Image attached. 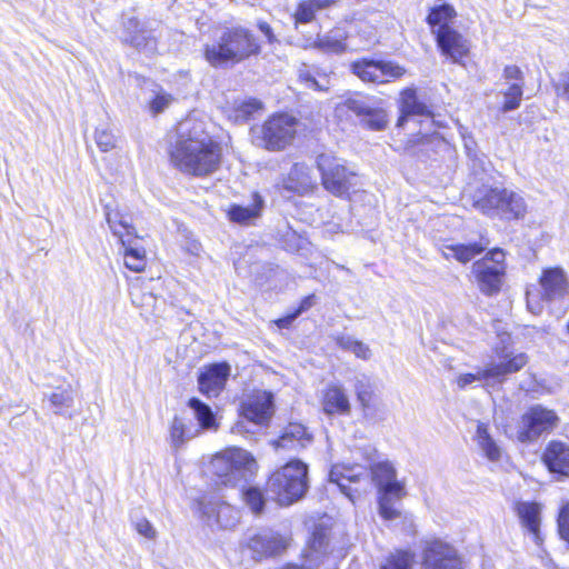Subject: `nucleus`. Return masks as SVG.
<instances>
[{"mask_svg":"<svg viewBox=\"0 0 569 569\" xmlns=\"http://www.w3.org/2000/svg\"><path fill=\"white\" fill-rule=\"evenodd\" d=\"M527 307L532 315H540L543 309L541 300L538 297H531L529 293L527 295Z\"/></svg>","mask_w":569,"mask_h":569,"instance_id":"obj_56","label":"nucleus"},{"mask_svg":"<svg viewBox=\"0 0 569 569\" xmlns=\"http://www.w3.org/2000/svg\"><path fill=\"white\" fill-rule=\"evenodd\" d=\"M368 476V468L362 465H335L330 470L329 481L336 483L340 491L353 502L356 496L347 483L359 482Z\"/></svg>","mask_w":569,"mask_h":569,"instance_id":"obj_20","label":"nucleus"},{"mask_svg":"<svg viewBox=\"0 0 569 569\" xmlns=\"http://www.w3.org/2000/svg\"><path fill=\"white\" fill-rule=\"evenodd\" d=\"M313 300H315V296H308V297H306V298L301 301V303H300V306H299V309L295 312V313H297V317H298L301 312H303V311L308 310V309L313 305Z\"/></svg>","mask_w":569,"mask_h":569,"instance_id":"obj_60","label":"nucleus"},{"mask_svg":"<svg viewBox=\"0 0 569 569\" xmlns=\"http://www.w3.org/2000/svg\"><path fill=\"white\" fill-rule=\"evenodd\" d=\"M198 433L199 429L193 427L191 422L188 425L182 418H173L170 426V441L174 449L181 448L188 440L194 438Z\"/></svg>","mask_w":569,"mask_h":569,"instance_id":"obj_37","label":"nucleus"},{"mask_svg":"<svg viewBox=\"0 0 569 569\" xmlns=\"http://www.w3.org/2000/svg\"><path fill=\"white\" fill-rule=\"evenodd\" d=\"M299 79L306 83L308 88L315 89V90H327L328 81L326 79L325 82L318 81L309 71H300Z\"/></svg>","mask_w":569,"mask_h":569,"instance_id":"obj_52","label":"nucleus"},{"mask_svg":"<svg viewBox=\"0 0 569 569\" xmlns=\"http://www.w3.org/2000/svg\"><path fill=\"white\" fill-rule=\"evenodd\" d=\"M198 509L209 526L217 525L222 529H232L240 519L236 508L213 495L203 496L198 501Z\"/></svg>","mask_w":569,"mask_h":569,"instance_id":"obj_13","label":"nucleus"},{"mask_svg":"<svg viewBox=\"0 0 569 569\" xmlns=\"http://www.w3.org/2000/svg\"><path fill=\"white\" fill-rule=\"evenodd\" d=\"M528 362L525 353L499 356V362L491 361L475 373H462L457 378V385L463 389L473 382H485L486 386L501 383L506 376L518 372Z\"/></svg>","mask_w":569,"mask_h":569,"instance_id":"obj_6","label":"nucleus"},{"mask_svg":"<svg viewBox=\"0 0 569 569\" xmlns=\"http://www.w3.org/2000/svg\"><path fill=\"white\" fill-rule=\"evenodd\" d=\"M473 207L489 217L522 219L527 213L525 198L513 190L490 187L480 190L473 198Z\"/></svg>","mask_w":569,"mask_h":569,"instance_id":"obj_4","label":"nucleus"},{"mask_svg":"<svg viewBox=\"0 0 569 569\" xmlns=\"http://www.w3.org/2000/svg\"><path fill=\"white\" fill-rule=\"evenodd\" d=\"M356 342V339H353L350 336H340L337 338V345L348 351H351L353 343Z\"/></svg>","mask_w":569,"mask_h":569,"instance_id":"obj_59","label":"nucleus"},{"mask_svg":"<svg viewBox=\"0 0 569 569\" xmlns=\"http://www.w3.org/2000/svg\"><path fill=\"white\" fill-rule=\"evenodd\" d=\"M472 270L481 292L487 296L499 292L506 273L505 252L501 249L489 251L473 263Z\"/></svg>","mask_w":569,"mask_h":569,"instance_id":"obj_9","label":"nucleus"},{"mask_svg":"<svg viewBox=\"0 0 569 569\" xmlns=\"http://www.w3.org/2000/svg\"><path fill=\"white\" fill-rule=\"evenodd\" d=\"M211 465L221 482L232 486L241 480L247 481L256 473L258 467L251 453L240 448H232L217 456Z\"/></svg>","mask_w":569,"mask_h":569,"instance_id":"obj_5","label":"nucleus"},{"mask_svg":"<svg viewBox=\"0 0 569 569\" xmlns=\"http://www.w3.org/2000/svg\"><path fill=\"white\" fill-rule=\"evenodd\" d=\"M187 250L193 254V256H199L200 253V250H201V244L197 241H191L187 248Z\"/></svg>","mask_w":569,"mask_h":569,"instance_id":"obj_62","label":"nucleus"},{"mask_svg":"<svg viewBox=\"0 0 569 569\" xmlns=\"http://www.w3.org/2000/svg\"><path fill=\"white\" fill-rule=\"evenodd\" d=\"M53 412L59 416H66L67 411L73 407L74 391L71 385L66 387H57L53 391L46 393Z\"/></svg>","mask_w":569,"mask_h":569,"instance_id":"obj_34","label":"nucleus"},{"mask_svg":"<svg viewBox=\"0 0 569 569\" xmlns=\"http://www.w3.org/2000/svg\"><path fill=\"white\" fill-rule=\"evenodd\" d=\"M398 500L393 493H379V515L385 520H395L400 517V511L395 507L393 500Z\"/></svg>","mask_w":569,"mask_h":569,"instance_id":"obj_44","label":"nucleus"},{"mask_svg":"<svg viewBox=\"0 0 569 569\" xmlns=\"http://www.w3.org/2000/svg\"><path fill=\"white\" fill-rule=\"evenodd\" d=\"M488 243H457V244H445L442 249L443 257L446 259L453 258L461 263L471 261L476 256L483 252Z\"/></svg>","mask_w":569,"mask_h":569,"instance_id":"obj_31","label":"nucleus"},{"mask_svg":"<svg viewBox=\"0 0 569 569\" xmlns=\"http://www.w3.org/2000/svg\"><path fill=\"white\" fill-rule=\"evenodd\" d=\"M436 36L437 46L441 53L455 63H461V60L469 52L468 41L453 28L439 31Z\"/></svg>","mask_w":569,"mask_h":569,"instance_id":"obj_21","label":"nucleus"},{"mask_svg":"<svg viewBox=\"0 0 569 569\" xmlns=\"http://www.w3.org/2000/svg\"><path fill=\"white\" fill-rule=\"evenodd\" d=\"M254 34L241 27H227L212 43L204 46V58L212 67L239 63L260 53Z\"/></svg>","mask_w":569,"mask_h":569,"instance_id":"obj_2","label":"nucleus"},{"mask_svg":"<svg viewBox=\"0 0 569 569\" xmlns=\"http://www.w3.org/2000/svg\"><path fill=\"white\" fill-rule=\"evenodd\" d=\"M351 352L363 360H367L371 357L370 348L362 341L358 340H356V342L353 343Z\"/></svg>","mask_w":569,"mask_h":569,"instance_id":"obj_55","label":"nucleus"},{"mask_svg":"<svg viewBox=\"0 0 569 569\" xmlns=\"http://www.w3.org/2000/svg\"><path fill=\"white\" fill-rule=\"evenodd\" d=\"M231 430L233 433H242L244 431L243 422L238 421L237 423H234Z\"/></svg>","mask_w":569,"mask_h":569,"instance_id":"obj_64","label":"nucleus"},{"mask_svg":"<svg viewBox=\"0 0 569 569\" xmlns=\"http://www.w3.org/2000/svg\"><path fill=\"white\" fill-rule=\"evenodd\" d=\"M230 375V367L227 363H216L201 372L198 379L199 389L208 396H217L224 387Z\"/></svg>","mask_w":569,"mask_h":569,"instance_id":"obj_25","label":"nucleus"},{"mask_svg":"<svg viewBox=\"0 0 569 569\" xmlns=\"http://www.w3.org/2000/svg\"><path fill=\"white\" fill-rule=\"evenodd\" d=\"M349 112L357 116L360 123L370 130H383L388 123L387 113L382 109L370 108L359 94L347 98L336 107L338 117L348 116Z\"/></svg>","mask_w":569,"mask_h":569,"instance_id":"obj_12","label":"nucleus"},{"mask_svg":"<svg viewBox=\"0 0 569 569\" xmlns=\"http://www.w3.org/2000/svg\"><path fill=\"white\" fill-rule=\"evenodd\" d=\"M289 546V539L273 531H263L253 536L249 547L259 558L274 557Z\"/></svg>","mask_w":569,"mask_h":569,"instance_id":"obj_22","label":"nucleus"},{"mask_svg":"<svg viewBox=\"0 0 569 569\" xmlns=\"http://www.w3.org/2000/svg\"><path fill=\"white\" fill-rule=\"evenodd\" d=\"M189 407L193 410L194 417L202 429H217L216 417L211 408L197 398L189 400Z\"/></svg>","mask_w":569,"mask_h":569,"instance_id":"obj_41","label":"nucleus"},{"mask_svg":"<svg viewBox=\"0 0 569 569\" xmlns=\"http://www.w3.org/2000/svg\"><path fill=\"white\" fill-rule=\"evenodd\" d=\"M263 207V199L258 194H253L252 203L243 207L239 204H232L228 211V216L231 221L241 224H249L252 220L260 216Z\"/></svg>","mask_w":569,"mask_h":569,"instance_id":"obj_32","label":"nucleus"},{"mask_svg":"<svg viewBox=\"0 0 569 569\" xmlns=\"http://www.w3.org/2000/svg\"><path fill=\"white\" fill-rule=\"evenodd\" d=\"M525 82H512L503 92L505 102L502 110L505 112L515 110L520 107L523 94Z\"/></svg>","mask_w":569,"mask_h":569,"instance_id":"obj_43","label":"nucleus"},{"mask_svg":"<svg viewBox=\"0 0 569 569\" xmlns=\"http://www.w3.org/2000/svg\"><path fill=\"white\" fill-rule=\"evenodd\" d=\"M171 162L180 171L204 177L221 162V147L206 132L202 122L187 119L178 127V137L170 150Z\"/></svg>","mask_w":569,"mask_h":569,"instance_id":"obj_1","label":"nucleus"},{"mask_svg":"<svg viewBox=\"0 0 569 569\" xmlns=\"http://www.w3.org/2000/svg\"><path fill=\"white\" fill-rule=\"evenodd\" d=\"M313 438L307 428L301 423L291 422L284 429L278 440L276 448L298 451L311 445Z\"/></svg>","mask_w":569,"mask_h":569,"instance_id":"obj_26","label":"nucleus"},{"mask_svg":"<svg viewBox=\"0 0 569 569\" xmlns=\"http://www.w3.org/2000/svg\"><path fill=\"white\" fill-rule=\"evenodd\" d=\"M542 297L547 301H552L565 297L568 291V279L565 270L560 267L543 269L540 277Z\"/></svg>","mask_w":569,"mask_h":569,"instance_id":"obj_23","label":"nucleus"},{"mask_svg":"<svg viewBox=\"0 0 569 569\" xmlns=\"http://www.w3.org/2000/svg\"><path fill=\"white\" fill-rule=\"evenodd\" d=\"M316 164L321 173L323 188L336 197H346L356 187L357 176L349 171L341 159L330 152L317 156Z\"/></svg>","mask_w":569,"mask_h":569,"instance_id":"obj_7","label":"nucleus"},{"mask_svg":"<svg viewBox=\"0 0 569 569\" xmlns=\"http://www.w3.org/2000/svg\"><path fill=\"white\" fill-rule=\"evenodd\" d=\"M369 468L371 479L378 487L379 493H393L398 500L405 497V487L397 480V472L391 462H375Z\"/></svg>","mask_w":569,"mask_h":569,"instance_id":"obj_15","label":"nucleus"},{"mask_svg":"<svg viewBox=\"0 0 569 569\" xmlns=\"http://www.w3.org/2000/svg\"><path fill=\"white\" fill-rule=\"evenodd\" d=\"M262 108V104L257 99L242 100L236 102L234 107V119L236 121L244 122L258 110Z\"/></svg>","mask_w":569,"mask_h":569,"instance_id":"obj_46","label":"nucleus"},{"mask_svg":"<svg viewBox=\"0 0 569 569\" xmlns=\"http://www.w3.org/2000/svg\"><path fill=\"white\" fill-rule=\"evenodd\" d=\"M556 91L559 97L569 101V74L563 77L556 86Z\"/></svg>","mask_w":569,"mask_h":569,"instance_id":"obj_58","label":"nucleus"},{"mask_svg":"<svg viewBox=\"0 0 569 569\" xmlns=\"http://www.w3.org/2000/svg\"><path fill=\"white\" fill-rule=\"evenodd\" d=\"M558 527L561 538L569 543V501L566 502L560 509Z\"/></svg>","mask_w":569,"mask_h":569,"instance_id":"obj_50","label":"nucleus"},{"mask_svg":"<svg viewBox=\"0 0 569 569\" xmlns=\"http://www.w3.org/2000/svg\"><path fill=\"white\" fill-rule=\"evenodd\" d=\"M400 111L401 116L397 123L398 127H402L407 118L411 116L431 117L427 106L418 100L416 90L411 88L405 89L401 92Z\"/></svg>","mask_w":569,"mask_h":569,"instance_id":"obj_30","label":"nucleus"},{"mask_svg":"<svg viewBox=\"0 0 569 569\" xmlns=\"http://www.w3.org/2000/svg\"><path fill=\"white\" fill-rule=\"evenodd\" d=\"M272 395L267 391H256L241 405V415L248 421L263 425L272 416Z\"/></svg>","mask_w":569,"mask_h":569,"instance_id":"obj_16","label":"nucleus"},{"mask_svg":"<svg viewBox=\"0 0 569 569\" xmlns=\"http://www.w3.org/2000/svg\"><path fill=\"white\" fill-rule=\"evenodd\" d=\"M476 441L490 461H499L502 456V448L490 436L486 423H478L476 432Z\"/></svg>","mask_w":569,"mask_h":569,"instance_id":"obj_36","label":"nucleus"},{"mask_svg":"<svg viewBox=\"0 0 569 569\" xmlns=\"http://www.w3.org/2000/svg\"><path fill=\"white\" fill-rule=\"evenodd\" d=\"M318 7L313 0L302 1L295 13V19L297 23H309L315 19L316 12L318 11Z\"/></svg>","mask_w":569,"mask_h":569,"instance_id":"obj_49","label":"nucleus"},{"mask_svg":"<svg viewBox=\"0 0 569 569\" xmlns=\"http://www.w3.org/2000/svg\"><path fill=\"white\" fill-rule=\"evenodd\" d=\"M296 318H297V313H293V315H291V316H289V317H286V318H282V319H279V320L277 321V323H278V326H279L280 328H286V327H288V326H289V325H290V323H291Z\"/></svg>","mask_w":569,"mask_h":569,"instance_id":"obj_63","label":"nucleus"},{"mask_svg":"<svg viewBox=\"0 0 569 569\" xmlns=\"http://www.w3.org/2000/svg\"><path fill=\"white\" fill-rule=\"evenodd\" d=\"M558 417L553 410L540 405L530 407L521 417L517 438L520 442H532L543 432L556 427Z\"/></svg>","mask_w":569,"mask_h":569,"instance_id":"obj_10","label":"nucleus"},{"mask_svg":"<svg viewBox=\"0 0 569 569\" xmlns=\"http://www.w3.org/2000/svg\"><path fill=\"white\" fill-rule=\"evenodd\" d=\"M316 187L311 169L305 163H295L287 178L283 179V188L300 196L311 192Z\"/></svg>","mask_w":569,"mask_h":569,"instance_id":"obj_24","label":"nucleus"},{"mask_svg":"<svg viewBox=\"0 0 569 569\" xmlns=\"http://www.w3.org/2000/svg\"><path fill=\"white\" fill-rule=\"evenodd\" d=\"M350 70L363 82L385 83L401 78L406 69L392 61L362 59L353 61Z\"/></svg>","mask_w":569,"mask_h":569,"instance_id":"obj_11","label":"nucleus"},{"mask_svg":"<svg viewBox=\"0 0 569 569\" xmlns=\"http://www.w3.org/2000/svg\"><path fill=\"white\" fill-rule=\"evenodd\" d=\"M258 28L264 34L268 43L273 44L278 42V39L269 23H267L266 21H259Z\"/></svg>","mask_w":569,"mask_h":569,"instance_id":"obj_57","label":"nucleus"},{"mask_svg":"<svg viewBox=\"0 0 569 569\" xmlns=\"http://www.w3.org/2000/svg\"><path fill=\"white\" fill-rule=\"evenodd\" d=\"M134 528L139 535L152 540L157 537V531L147 519H139L134 522Z\"/></svg>","mask_w":569,"mask_h":569,"instance_id":"obj_53","label":"nucleus"},{"mask_svg":"<svg viewBox=\"0 0 569 569\" xmlns=\"http://www.w3.org/2000/svg\"><path fill=\"white\" fill-rule=\"evenodd\" d=\"M542 462L547 469L559 478H569V443L561 440H551L547 443Z\"/></svg>","mask_w":569,"mask_h":569,"instance_id":"obj_17","label":"nucleus"},{"mask_svg":"<svg viewBox=\"0 0 569 569\" xmlns=\"http://www.w3.org/2000/svg\"><path fill=\"white\" fill-rule=\"evenodd\" d=\"M515 510L522 527L532 535L533 541L539 545L542 540L540 536V505L537 502L520 501L516 503Z\"/></svg>","mask_w":569,"mask_h":569,"instance_id":"obj_28","label":"nucleus"},{"mask_svg":"<svg viewBox=\"0 0 569 569\" xmlns=\"http://www.w3.org/2000/svg\"><path fill=\"white\" fill-rule=\"evenodd\" d=\"M130 295L132 303L141 309V315H151L154 312L158 299L152 292L134 288Z\"/></svg>","mask_w":569,"mask_h":569,"instance_id":"obj_42","label":"nucleus"},{"mask_svg":"<svg viewBox=\"0 0 569 569\" xmlns=\"http://www.w3.org/2000/svg\"><path fill=\"white\" fill-rule=\"evenodd\" d=\"M322 409L325 413L348 416L351 411L349 397L342 386L329 385L323 390Z\"/></svg>","mask_w":569,"mask_h":569,"instance_id":"obj_27","label":"nucleus"},{"mask_svg":"<svg viewBox=\"0 0 569 569\" xmlns=\"http://www.w3.org/2000/svg\"><path fill=\"white\" fill-rule=\"evenodd\" d=\"M339 0H313V2L316 3V7H318V9H326L330 6H333L338 2Z\"/></svg>","mask_w":569,"mask_h":569,"instance_id":"obj_61","label":"nucleus"},{"mask_svg":"<svg viewBox=\"0 0 569 569\" xmlns=\"http://www.w3.org/2000/svg\"><path fill=\"white\" fill-rule=\"evenodd\" d=\"M297 124L298 120L288 113L274 114L254 130V138L259 146L268 150H282L292 142Z\"/></svg>","mask_w":569,"mask_h":569,"instance_id":"obj_8","label":"nucleus"},{"mask_svg":"<svg viewBox=\"0 0 569 569\" xmlns=\"http://www.w3.org/2000/svg\"><path fill=\"white\" fill-rule=\"evenodd\" d=\"M423 558L427 569H463L456 549L438 539L427 543Z\"/></svg>","mask_w":569,"mask_h":569,"instance_id":"obj_14","label":"nucleus"},{"mask_svg":"<svg viewBox=\"0 0 569 569\" xmlns=\"http://www.w3.org/2000/svg\"><path fill=\"white\" fill-rule=\"evenodd\" d=\"M328 537L323 528L316 527L309 540L308 547L303 553L301 565L289 563L284 569H316L322 562L327 555Z\"/></svg>","mask_w":569,"mask_h":569,"instance_id":"obj_19","label":"nucleus"},{"mask_svg":"<svg viewBox=\"0 0 569 569\" xmlns=\"http://www.w3.org/2000/svg\"><path fill=\"white\" fill-rule=\"evenodd\" d=\"M308 488V467L300 460L286 463L276 470L267 482V493L282 507L299 501Z\"/></svg>","mask_w":569,"mask_h":569,"instance_id":"obj_3","label":"nucleus"},{"mask_svg":"<svg viewBox=\"0 0 569 569\" xmlns=\"http://www.w3.org/2000/svg\"><path fill=\"white\" fill-rule=\"evenodd\" d=\"M413 562V555L408 551H397L391 555L380 569H410Z\"/></svg>","mask_w":569,"mask_h":569,"instance_id":"obj_47","label":"nucleus"},{"mask_svg":"<svg viewBox=\"0 0 569 569\" xmlns=\"http://www.w3.org/2000/svg\"><path fill=\"white\" fill-rule=\"evenodd\" d=\"M328 537L323 528L316 527L309 540L308 547L303 553L301 565L289 563L284 569H316L322 562L327 555Z\"/></svg>","mask_w":569,"mask_h":569,"instance_id":"obj_18","label":"nucleus"},{"mask_svg":"<svg viewBox=\"0 0 569 569\" xmlns=\"http://www.w3.org/2000/svg\"><path fill=\"white\" fill-rule=\"evenodd\" d=\"M455 17V8L448 3H442L430 9L427 22L431 28V32L436 34L439 31L452 28L450 23L453 21Z\"/></svg>","mask_w":569,"mask_h":569,"instance_id":"obj_33","label":"nucleus"},{"mask_svg":"<svg viewBox=\"0 0 569 569\" xmlns=\"http://www.w3.org/2000/svg\"><path fill=\"white\" fill-rule=\"evenodd\" d=\"M346 37L340 32H331L318 38L312 47L326 53H342L347 49Z\"/></svg>","mask_w":569,"mask_h":569,"instance_id":"obj_40","label":"nucleus"},{"mask_svg":"<svg viewBox=\"0 0 569 569\" xmlns=\"http://www.w3.org/2000/svg\"><path fill=\"white\" fill-rule=\"evenodd\" d=\"M120 241L123 247L124 266L134 272L143 271L147 257L144 248L139 244L138 236L133 234Z\"/></svg>","mask_w":569,"mask_h":569,"instance_id":"obj_29","label":"nucleus"},{"mask_svg":"<svg viewBox=\"0 0 569 569\" xmlns=\"http://www.w3.org/2000/svg\"><path fill=\"white\" fill-rule=\"evenodd\" d=\"M353 388L358 402L363 410H367L376 395L375 383L368 376L362 373L355 378Z\"/></svg>","mask_w":569,"mask_h":569,"instance_id":"obj_38","label":"nucleus"},{"mask_svg":"<svg viewBox=\"0 0 569 569\" xmlns=\"http://www.w3.org/2000/svg\"><path fill=\"white\" fill-rule=\"evenodd\" d=\"M503 78L509 84L512 82H525L523 73L517 66H507L503 69Z\"/></svg>","mask_w":569,"mask_h":569,"instance_id":"obj_54","label":"nucleus"},{"mask_svg":"<svg viewBox=\"0 0 569 569\" xmlns=\"http://www.w3.org/2000/svg\"><path fill=\"white\" fill-rule=\"evenodd\" d=\"M172 102V97L168 93H159L150 102V110L152 113L158 114L166 110Z\"/></svg>","mask_w":569,"mask_h":569,"instance_id":"obj_51","label":"nucleus"},{"mask_svg":"<svg viewBox=\"0 0 569 569\" xmlns=\"http://www.w3.org/2000/svg\"><path fill=\"white\" fill-rule=\"evenodd\" d=\"M94 140L102 152H108L117 147V137L107 128H97Z\"/></svg>","mask_w":569,"mask_h":569,"instance_id":"obj_48","label":"nucleus"},{"mask_svg":"<svg viewBox=\"0 0 569 569\" xmlns=\"http://www.w3.org/2000/svg\"><path fill=\"white\" fill-rule=\"evenodd\" d=\"M106 220L112 233L120 240L136 234V229L128 218L118 211H107Z\"/></svg>","mask_w":569,"mask_h":569,"instance_id":"obj_39","label":"nucleus"},{"mask_svg":"<svg viewBox=\"0 0 569 569\" xmlns=\"http://www.w3.org/2000/svg\"><path fill=\"white\" fill-rule=\"evenodd\" d=\"M126 29L129 32V37L126 41L139 50H146L153 52L156 50V40L150 34H147L143 30H138V20L131 18L126 22Z\"/></svg>","mask_w":569,"mask_h":569,"instance_id":"obj_35","label":"nucleus"},{"mask_svg":"<svg viewBox=\"0 0 569 569\" xmlns=\"http://www.w3.org/2000/svg\"><path fill=\"white\" fill-rule=\"evenodd\" d=\"M242 498L253 513L259 515L262 512L264 508V497L260 489L249 487L242 490Z\"/></svg>","mask_w":569,"mask_h":569,"instance_id":"obj_45","label":"nucleus"}]
</instances>
